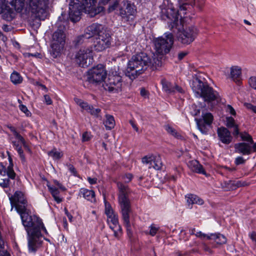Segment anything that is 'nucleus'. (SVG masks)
Returning <instances> with one entry per match:
<instances>
[{"mask_svg":"<svg viewBox=\"0 0 256 256\" xmlns=\"http://www.w3.org/2000/svg\"><path fill=\"white\" fill-rule=\"evenodd\" d=\"M10 200L12 207L14 206L20 215L22 224L27 233L28 252L35 253L42 245L40 238H44L46 240L50 242L46 238L48 236V233L40 218L24 212L26 200L22 192H16L14 196L10 198Z\"/></svg>","mask_w":256,"mask_h":256,"instance_id":"1","label":"nucleus"},{"mask_svg":"<svg viewBox=\"0 0 256 256\" xmlns=\"http://www.w3.org/2000/svg\"><path fill=\"white\" fill-rule=\"evenodd\" d=\"M153 61L152 62L150 58L144 52L133 56L128 63L126 76L132 80L142 74L150 65L155 68L162 66V60L158 58H154Z\"/></svg>","mask_w":256,"mask_h":256,"instance_id":"2","label":"nucleus"},{"mask_svg":"<svg viewBox=\"0 0 256 256\" xmlns=\"http://www.w3.org/2000/svg\"><path fill=\"white\" fill-rule=\"evenodd\" d=\"M190 86L196 97L202 98L208 102H218L220 98L218 92L208 84L202 73L193 75Z\"/></svg>","mask_w":256,"mask_h":256,"instance_id":"3","label":"nucleus"},{"mask_svg":"<svg viewBox=\"0 0 256 256\" xmlns=\"http://www.w3.org/2000/svg\"><path fill=\"white\" fill-rule=\"evenodd\" d=\"M196 0H190V2H184L180 6L178 10H176L173 7L172 4L168 0H164L163 4L160 6L161 10L162 17L163 19L168 18L170 20L168 22L169 27L174 28L176 27L178 24L179 16L180 17V20L182 18V14L184 15L187 10L186 6L188 4L192 5L194 4Z\"/></svg>","mask_w":256,"mask_h":256,"instance_id":"4","label":"nucleus"},{"mask_svg":"<svg viewBox=\"0 0 256 256\" xmlns=\"http://www.w3.org/2000/svg\"><path fill=\"white\" fill-rule=\"evenodd\" d=\"M1 4L10 6L17 13L22 16L30 13L32 16L39 20H44L46 19L36 6L33 10V6H30V0H0V5Z\"/></svg>","mask_w":256,"mask_h":256,"instance_id":"5","label":"nucleus"},{"mask_svg":"<svg viewBox=\"0 0 256 256\" xmlns=\"http://www.w3.org/2000/svg\"><path fill=\"white\" fill-rule=\"evenodd\" d=\"M118 188V202L120 206L124 224L126 228L127 231L130 232L131 224L130 217L132 213L130 201L128 198L129 189L127 186L121 182L117 184Z\"/></svg>","mask_w":256,"mask_h":256,"instance_id":"6","label":"nucleus"},{"mask_svg":"<svg viewBox=\"0 0 256 256\" xmlns=\"http://www.w3.org/2000/svg\"><path fill=\"white\" fill-rule=\"evenodd\" d=\"M153 42L156 53L163 56L170 52L174 44V36L170 32H166L163 36L154 38Z\"/></svg>","mask_w":256,"mask_h":256,"instance_id":"7","label":"nucleus"},{"mask_svg":"<svg viewBox=\"0 0 256 256\" xmlns=\"http://www.w3.org/2000/svg\"><path fill=\"white\" fill-rule=\"evenodd\" d=\"M66 35L63 29L58 28L52 36L51 55L54 58L59 56L64 50Z\"/></svg>","mask_w":256,"mask_h":256,"instance_id":"8","label":"nucleus"},{"mask_svg":"<svg viewBox=\"0 0 256 256\" xmlns=\"http://www.w3.org/2000/svg\"><path fill=\"white\" fill-rule=\"evenodd\" d=\"M76 62L81 67H88L93 62V52L92 47L82 48L75 56Z\"/></svg>","mask_w":256,"mask_h":256,"instance_id":"9","label":"nucleus"},{"mask_svg":"<svg viewBox=\"0 0 256 256\" xmlns=\"http://www.w3.org/2000/svg\"><path fill=\"white\" fill-rule=\"evenodd\" d=\"M122 86V77L116 72L110 73L108 78L103 84L104 88L110 92H118L121 90Z\"/></svg>","mask_w":256,"mask_h":256,"instance_id":"10","label":"nucleus"},{"mask_svg":"<svg viewBox=\"0 0 256 256\" xmlns=\"http://www.w3.org/2000/svg\"><path fill=\"white\" fill-rule=\"evenodd\" d=\"M198 34V31L196 27L190 26L178 30L177 38L182 44H188L194 40Z\"/></svg>","mask_w":256,"mask_h":256,"instance_id":"11","label":"nucleus"},{"mask_svg":"<svg viewBox=\"0 0 256 256\" xmlns=\"http://www.w3.org/2000/svg\"><path fill=\"white\" fill-rule=\"evenodd\" d=\"M136 10L134 5L128 0L122 1L120 8V14L126 21L132 20L136 14Z\"/></svg>","mask_w":256,"mask_h":256,"instance_id":"12","label":"nucleus"},{"mask_svg":"<svg viewBox=\"0 0 256 256\" xmlns=\"http://www.w3.org/2000/svg\"><path fill=\"white\" fill-rule=\"evenodd\" d=\"M106 71L102 64H98L88 71V79L90 82H101L106 78Z\"/></svg>","mask_w":256,"mask_h":256,"instance_id":"13","label":"nucleus"},{"mask_svg":"<svg viewBox=\"0 0 256 256\" xmlns=\"http://www.w3.org/2000/svg\"><path fill=\"white\" fill-rule=\"evenodd\" d=\"M98 0H82L83 10L90 17H94L104 11V7L97 6Z\"/></svg>","mask_w":256,"mask_h":256,"instance_id":"14","label":"nucleus"},{"mask_svg":"<svg viewBox=\"0 0 256 256\" xmlns=\"http://www.w3.org/2000/svg\"><path fill=\"white\" fill-rule=\"evenodd\" d=\"M195 120L202 134H206L208 131V127L213 121V116L210 112H202L201 118Z\"/></svg>","mask_w":256,"mask_h":256,"instance_id":"15","label":"nucleus"},{"mask_svg":"<svg viewBox=\"0 0 256 256\" xmlns=\"http://www.w3.org/2000/svg\"><path fill=\"white\" fill-rule=\"evenodd\" d=\"M82 12V6L78 0H72L70 2L68 14L72 22H76L80 20Z\"/></svg>","mask_w":256,"mask_h":256,"instance_id":"16","label":"nucleus"},{"mask_svg":"<svg viewBox=\"0 0 256 256\" xmlns=\"http://www.w3.org/2000/svg\"><path fill=\"white\" fill-rule=\"evenodd\" d=\"M142 162L144 164L148 165V168H153L156 170L162 169L163 164L160 155H148L142 158Z\"/></svg>","mask_w":256,"mask_h":256,"instance_id":"17","label":"nucleus"},{"mask_svg":"<svg viewBox=\"0 0 256 256\" xmlns=\"http://www.w3.org/2000/svg\"><path fill=\"white\" fill-rule=\"evenodd\" d=\"M110 45V37L108 34L102 33L96 38L94 47L98 52H101L108 48Z\"/></svg>","mask_w":256,"mask_h":256,"instance_id":"18","label":"nucleus"},{"mask_svg":"<svg viewBox=\"0 0 256 256\" xmlns=\"http://www.w3.org/2000/svg\"><path fill=\"white\" fill-rule=\"evenodd\" d=\"M50 0H30L31 6L33 8L36 6L38 10L42 13L46 18L49 14Z\"/></svg>","mask_w":256,"mask_h":256,"instance_id":"19","label":"nucleus"},{"mask_svg":"<svg viewBox=\"0 0 256 256\" xmlns=\"http://www.w3.org/2000/svg\"><path fill=\"white\" fill-rule=\"evenodd\" d=\"M162 90L168 94H172L178 92L183 93L184 90L182 88L177 85L176 83H172L166 78L161 80Z\"/></svg>","mask_w":256,"mask_h":256,"instance_id":"20","label":"nucleus"},{"mask_svg":"<svg viewBox=\"0 0 256 256\" xmlns=\"http://www.w3.org/2000/svg\"><path fill=\"white\" fill-rule=\"evenodd\" d=\"M107 222L109 224L110 228L114 232V236L116 238H119L122 234V230L118 223V215L116 214L112 215V216L108 218Z\"/></svg>","mask_w":256,"mask_h":256,"instance_id":"21","label":"nucleus"},{"mask_svg":"<svg viewBox=\"0 0 256 256\" xmlns=\"http://www.w3.org/2000/svg\"><path fill=\"white\" fill-rule=\"evenodd\" d=\"M74 101L82 110H86V112L94 116H100L99 114L101 111L100 109L94 108L92 106L88 104L86 102L78 98H74Z\"/></svg>","mask_w":256,"mask_h":256,"instance_id":"22","label":"nucleus"},{"mask_svg":"<svg viewBox=\"0 0 256 256\" xmlns=\"http://www.w3.org/2000/svg\"><path fill=\"white\" fill-rule=\"evenodd\" d=\"M102 30L103 26L102 24H93L88 26L85 30V38L86 39H88L96 35L98 36L103 33L102 32Z\"/></svg>","mask_w":256,"mask_h":256,"instance_id":"23","label":"nucleus"},{"mask_svg":"<svg viewBox=\"0 0 256 256\" xmlns=\"http://www.w3.org/2000/svg\"><path fill=\"white\" fill-rule=\"evenodd\" d=\"M218 140L222 143L228 144L232 140V136L230 132L224 127L218 128L217 130Z\"/></svg>","mask_w":256,"mask_h":256,"instance_id":"24","label":"nucleus"},{"mask_svg":"<svg viewBox=\"0 0 256 256\" xmlns=\"http://www.w3.org/2000/svg\"><path fill=\"white\" fill-rule=\"evenodd\" d=\"M9 165L7 168H6L4 164L0 162V175L4 176L7 175L8 177L12 179H14L16 176V173L13 169V163L12 158L8 156Z\"/></svg>","mask_w":256,"mask_h":256,"instance_id":"25","label":"nucleus"},{"mask_svg":"<svg viewBox=\"0 0 256 256\" xmlns=\"http://www.w3.org/2000/svg\"><path fill=\"white\" fill-rule=\"evenodd\" d=\"M235 152L243 155H248L252 152V144L246 142H239L234 146Z\"/></svg>","mask_w":256,"mask_h":256,"instance_id":"26","label":"nucleus"},{"mask_svg":"<svg viewBox=\"0 0 256 256\" xmlns=\"http://www.w3.org/2000/svg\"><path fill=\"white\" fill-rule=\"evenodd\" d=\"M79 196H82L86 200L91 202H94L96 201L95 194L92 190L82 188L80 190Z\"/></svg>","mask_w":256,"mask_h":256,"instance_id":"27","label":"nucleus"},{"mask_svg":"<svg viewBox=\"0 0 256 256\" xmlns=\"http://www.w3.org/2000/svg\"><path fill=\"white\" fill-rule=\"evenodd\" d=\"M46 186L56 202L58 204L61 202L62 198L59 196L58 189L56 186L51 185L48 182H46Z\"/></svg>","mask_w":256,"mask_h":256,"instance_id":"28","label":"nucleus"},{"mask_svg":"<svg viewBox=\"0 0 256 256\" xmlns=\"http://www.w3.org/2000/svg\"><path fill=\"white\" fill-rule=\"evenodd\" d=\"M188 166L192 171L196 172L205 175L206 174L202 166L201 165L197 160L190 161L188 164Z\"/></svg>","mask_w":256,"mask_h":256,"instance_id":"29","label":"nucleus"},{"mask_svg":"<svg viewBox=\"0 0 256 256\" xmlns=\"http://www.w3.org/2000/svg\"><path fill=\"white\" fill-rule=\"evenodd\" d=\"M186 198L187 203L189 206L193 204H198V205H202L204 203V201L198 196L192 194H188L186 196Z\"/></svg>","mask_w":256,"mask_h":256,"instance_id":"30","label":"nucleus"},{"mask_svg":"<svg viewBox=\"0 0 256 256\" xmlns=\"http://www.w3.org/2000/svg\"><path fill=\"white\" fill-rule=\"evenodd\" d=\"M208 240H213L220 244H224L226 242V238L220 233L210 234V236H208Z\"/></svg>","mask_w":256,"mask_h":256,"instance_id":"31","label":"nucleus"},{"mask_svg":"<svg viewBox=\"0 0 256 256\" xmlns=\"http://www.w3.org/2000/svg\"><path fill=\"white\" fill-rule=\"evenodd\" d=\"M226 126L229 128H234L233 134L234 136H237L239 134L238 126L235 124V120L234 118L231 116L227 117L226 118Z\"/></svg>","mask_w":256,"mask_h":256,"instance_id":"32","label":"nucleus"},{"mask_svg":"<svg viewBox=\"0 0 256 256\" xmlns=\"http://www.w3.org/2000/svg\"><path fill=\"white\" fill-rule=\"evenodd\" d=\"M104 124L106 130H110L112 129L116 124L114 116L112 115L106 114Z\"/></svg>","mask_w":256,"mask_h":256,"instance_id":"33","label":"nucleus"},{"mask_svg":"<svg viewBox=\"0 0 256 256\" xmlns=\"http://www.w3.org/2000/svg\"><path fill=\"white\" fill-rule=\"evenodd\" d=\"M12 144L13 146L14 147V149L17 151L18 153V155L21 159V160L22 162H25L26 158L24 154V152L22 150L21 144L20 142L12 140Z\"/></svg>","mask_w":256,"mask_h":256,"instance_id":"34","label":"nucleus"},{"mask_svg":"<svg viewBox=\"0 0 256 256\" xmlns=\"http://www.w3.org/2000/svg\"><path fill=\"white\" fill-rule=\"evenodd\" d=\"M242 74L241 68L238 66H234L230 69V75L234 80H238Z\"/></svg>","mask_w":256,"mask_h":256,"instance_id":"35","label":"nucleus"},{"mask_svg":"<svg viewBox=\"0 0 256 256\" xmlns=\"http://www.w3.org/2000/svg\"><path fill=\"white\" fill-rule=\"evenodd\" d=\"M10 80L14 84H18L22 82V78L19 73L14 71L11 74Z\"/></svg>","mask_w":256,"mask_h":256,"instance_id":"36","label":"nucleus"},{"mask_svg":"<svg viewBox=\"0 0 256 256\" xmlns=\"http://www.w3.org/2000/svg\"><path fill=\"white\" fill-rule=\"evenodd\" d=\"M165 130L169 134L178 139H181L182 138V136L179 132H178L174 128L172 127L170 125L166 126Z\"/></svg>","mask_w":256,"mask_h":256,"instance_id":"37","label":"nucleus"},{"mask_svg":"<svg viewBox=\"0 0 256 256\" xmlns=\"http://www.w3.org/2000/svg\"><path fill=\"white\" fill-rule=\"evenodd\" d=\"M48 155L52 157L54 160H59L62 156L63 153L60 150L54 148L48 152Z\"/></svg>","mask_w":256,"mask_h":256,"instance_id":"38","label":"nucleus"},{"mask_svg":"<svg viewBox=\"0 0 256 256\" xmlns=\"http://www.w3.org/2000/svg\"><path fill=\"white\" fill-rule=\"evenodd\" d=\"M238 135H240L242 140L243 141H246L247 142L248 144H253L254 141L252 140V137L247 132H240Z\"/></svg>","mask_w":256,"mask_h":256,"instance_id":"39","label":"nucleus"},{"mask_svg":"<svg viewBox=\"0 0 256 256\" xmlns=\"http://www.w3.org/2000/svg\"><path fill=\"white\" fill-rule=\"evenodd\" d=\"M149 232L148 234L151 236H154L160 232V228L158 226L155 224H152L148 228Z\"/></svg>","mask_w":256,"mask_h":256,"instance_id":"40","label":"nucleus"},{"mask_svg":"<svg viewBox=\"0 0 256 256\" xmlns=\"http://www.w3.org/2000/svg\"><path fill=\"white\" fill-rule=\"evenodd\" d=\"M18 102L19 104L22 103V101L20 100H18ZM19 108L22 112L26 114V116L30 117L32 116V113L28 109L27 107L26 106L22 104H20L19 106Z\"/></svg>","mask_w":256,"mask_h":256,"instance_id":"41","label":"nucleus"},{"mask_svg":"<svg viewBox=\"0 0 256 256\" xmlns=\"http://www.w3.org/2000/svg\"><path fill=\"white\" fill-rule=\"evenodd\" d=\"M105 213L107 216V218L112 216V215L116 214L114 212L111 206L106 204Z\"/></svg>","mask_w":256,"mask_h":256,"instance_id":"42","label":"nucleus"},{"mask_svg":"<svg viewBox=\"0 0 256 256\" xmlns=\"http://www.w3.org/2000/svg\"><path fill=\"white\" fill-rule=\"evenodd\" d=\"M20 138H18L16 136H14V139H15L14 140L20 142V144H22L23 145L24 147L25 148L27 149L28 150H30L28 146V144H26V142L25 140L24 139V138L20 134Z\"/></svg>","mask_w":256,"mask_h":256,"instance_id":"43","label":"nucleus"},{"mask_svg":"<svg viewBox=\"0 0 256 256\" xmlns=\"http://www.w3.org/2000/svg\"><path fill=\"white\" fill-rule=\"evenodd\" d=\"M85 39L86 38H85L84 34L83 35L78 36L74 41L75 44L76 46H78L80 44H81L84 42Z\"/></svg>","mask_w":256,"mask_h":256,"instance_id":"44","label":"nucleus"},{"mask_svg":"<svg viewBox=\"0 0 256 256\" xmlns=\"http://www.w3.org/2000/svg\"><path fill=\"white\" fill-rule=\"evenodd\" d=\"M118 0H114L112 4H110L109 6L108 9V12H110L114 10L118 7Z\"/></svg>","mask_w":256,"mask_h":256,"instance_id":"45","label":"nucleus"},{"mask_svg":"<svg viewBox=\"0 0 256 256\" xmlns=\"http://www.w3.org/2000/svg\"><path fill=\"white\" fill-rule=\"evenodd\" d=\"M132 176L130 174H126L122 176V180L125 182H129L132 180Z\"/></svg>","mask_w":256,"mask_h":256,"instance_id":"46","label":"nucleus"},{"mask_svg":"<svg viewBox=\"0 0 256 256\" xmlns=\"http://www.w3.org/2000/svg\"><path fill=\"white\" fill-rule=\"evenodd\" d=\"M248 82L252 88L256 89V77H251Z\"/></svg>","mask_w":256,"mask_h":256,"instance_id":"47","label":"nucleus"},{"mask_svg":"<svg viewBox=\"0 0 256 256\" xmlns=\"http://www.w3.org/2000/svg\"><path fill=\"white\" fill-rule=\"evenodd\" d=\"M10 180L8 178L2 179L0 182V186L2 188H6L9 185Z\"/></svg>","mask_w":256,"mask_h":256,"instance_id":"48","label":"nucleus"},{"mask_svg":"<svg viewBox=\"0 0 256 256\" xmlns=\"http://www.w3.org/2000/svg\"><path fill=\"white\" fill-rule=\"evenodd\" d=\"M54 186L56 187L58 189H60L62 190V191H64L66 190V188L62 185V184L59 182L58 180H55L54 181Z\"/></svg>","mask_w":256,"mask_h":256,"instance_id":"49","label":"nucleus"},{"mask_svg":"<svg viewBox=\"0 0 256 256\" xmlns=\"http://www.w3.org/2000/svg\"><path fill=\"white\" fill-rule=\"evenodd\" d=\"M226 111L227 112L233 116H235L236 114L235 110L230 105H228L226 106Z\"/></svg>","mask_w":256,"mask_h":256,"instance_id":"50","label":"nucleus"},{"mask_svg":"<svg viewBox=\"0 0 256 256\" xmlns=\"http://www.w3.org/2000/svg\"><path fill=\"white\" fill-rule=\"evenodd\" d=\"M195 236L197 237L200 238H206L208 239V236H210V234H206L202 233L201 232H196Z\"/></svg>","mask_w":256,"mask_h":256,"instance_id":"51","label":"nucleus"},{"mask_svg":"<svg viewBox=\"0 0 256 256\" xmlns=\"http://www.w3.org/2000/svg\"><path fill=\"white\" fill-rule=\"evenodd\" d=\"M90 138V134L88 132H85L82 134V140L83 142L88 141Z\"/></svg>","mask_w":256,"mask_h":256,"instance_id":"52","label":"nucleus"},{"mask_svg":"<svg viewBox=\"0 0 256 256\" xmlns=\"http://www.w3.org/2000/svg\"><path fill=\"white\" fill-rule=\"evenodd\" d=\"M244 162L245 160L242 156H238L235 160V164L236 165L242 164Z\"/></svg>","mask_w":256,"mask_h":256,"instance_id":"53","label":"nucleus"},{"mask_svg":"<svg viewBox=\"0 0 256 256\" xmlns=\"http://www.w3.org/2000/svg\"><path fill=\"white\" fill-rule=\"evenodd\" d=\"M10 130L12 132L14 136H16L18 138H20V134L16 130V128L13 126H9L8 127Z\"/></svg>","mask_w":256,"mask_h":256,"instance_id":"54","label":"nucleus"},{"mask_svg":"<svg viewBox=\"0 0 256 256\" xmlns=\"http://www.w3.org/2000/svg\"><path fill=\"white\" fill-rule=\"evenodd\" d=\"M44 102L48 105L52 104V101L48 95L45 94L44 96Z\"/></svg>","mask_w":256,"mask_h":256,"instance_id":"55","label":"nucleus"},{"mask_svg":"<svg viewBox=\"0 0 256 256\" xmlns=\"http://www.w3.org/2000/svg\"><path fill=\"white\" fill-rule=\"evenodd\" d=\"M248 236L256 246V233L253 232L250 233Z\"/></svg>","mask_w":256,"mask_h":256,"instance_id":"56","label":"nucleus"},{"mask_svg":"<svg viewBox=\"0 0 256 256\" xmlns=\"http://www.w3.org/2000/svg\"><path fill=\"white\" fill-rule=\"evenodd\" d=\"M67 166L69 171L74 175H76V171L74 166L72 164H68Z\"/></svg>","mask_w":256,"mask_h":256,"instance_id":"57","label":"nucleus"},{"mask_svg":"<svg viewBox=\"0 0 256 256\" xmlns=\"http://www.w3.org/2000/svg\"><path fill=\"white\" fill-rule=\"evenodd\" d=\"M246 106L248 109L252 110V112L256 114V106H253L250 104H246Z\"/></svg>","mask_w":256,"mask_h":256,"instance_id":"58","label":"nucleus"},{"mask_svg":"<svg viewBox=\"0 0 256 256\" xmlns=\"http://www.w3.org/2000/svg\"><path fill=\"white\" fill-rule=\"evenodd\" d=\"M188 54L186 52H180L178 54V58L179 60H182Z\"/></svg>","mask_w":256,"mask_h":256,"instance_id":"59","label":"nucleus"},{"mask_svg":"<svg viewBox=\"0 0 256 256\" xmlns=\"http://www.w3.org/2000/svg\"><path fill=\"white\" fill-rule=\"evenodd\" d=\"M88 180L90 184H94L96 183L97 178L88 177Z\"/></svg>","mask_w":256,"mask_h":256,"instance_id":"60","label":"nucleus"},{"mask_svg":"<svg viewBox=\"0 0 256 256\" xmlns=\"http://www.w3.org/2000/svg\"><path fill=\"white\" fill-rule=\"evenodd\" d=\"M176 176H174V175H170V176H167V178L170 180H172V181H176Z\"/></svg>","mask_w":256,"mask_h":256,"instance_id":"61","label":"nucleus"},{"mask_svg":"<svg viewBox=\"0 0 256 256\" xmlns=\"http://www.w3.org/2000/svg\"><path fill=\"white\" fill-rule=\"evenodd\" d=\"M110 1V0H100V2H99L98 6H101V4H102V5H106Z\"/></svg>","mask_w":256,"mask_h":256,"instance_id":"62","label":"nucleus"},{"mask_svg":"<svg viewBox=\"0 0 256 256\" xmlns=\"http://www.w3.org/2000/svg\"><path fill=\"white\" fill-rule=\"evenodd\" d=\"M2 28V30L6 32H8L10 30V28L6 24L3 25Z\"/></svg>","mask_w":256,"mask_h":256,"instance_id":"63","label":"nucleus"},{"mask_svg":"<svg viewBox=\"0 0 256 256\" xmlns=\"http://www.w3.org/2000/svg\"><path fill=\"white\" fill-rule=\"evenodd\" d=\"M140 94L143 96H146L147 95V92L144 88H142L140 90Z\"/></svg>","mask_w":256,"mask_h":256,"instance_id":"64","label":"nucleus"}]
</instances>
